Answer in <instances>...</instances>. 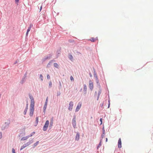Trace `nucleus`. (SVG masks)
<instances>
[{"label": "nucleus", "instance_id": "49530a36", "mask_svg": "<svg viewBox=\"0 0 153 153\" xmlns=\"http://www.w3.org/2000/svg\"><path fill=\"white\" fill-rule=\"evenodd\" d=\"M19 1V0H15L16 3L17 4H18Z\"/></svg>", "mask_w": 153, "mask_h": 153}, {"label": "nucleus", "instance_id": "5701e85b", "mask_svg": "<svg viewBox=\"0 0 153 153\" xmlns=\"http://www.w3.org/2000/svg\"><path fill=\"white\" fill-rule=\"evenodd\" d=\"M69 58L71 60L73 59V57L71 55H69L68 56Z\"/></svg>", "mask_w": 153, "mask_h": 153}, {"label": "nucleus", "instance_id": "1a4fd4ad", "mask_svg": "<svg viewBox=\"0 0 153 153\" xmlns=\"http://www.w3.org/2000/svg\"><path fill=\"white\" fill-rule=\"evenodd\" d=\"M89 88L91 91L93 89V83L91 80H90L89 81Z\"/></svg>", "mask_w": 153, "mask_h": 153}, {"label": "nucleus", "instance_id": "ea45409f", "mask_svg": "<svg viewBox=\"0 0 153 153\" xmlns=\"http://www.w3.org/2000/svg\"><path fill=\"white\" fill-rule=\"evenodd\" d=\"M57 96H59L60 95V94H61L60 92H57Z\"/></svg>", "mask_w": 153, "mask_h": 153}, {"label": "nucleus", "instance_id": "423d86ee", "mask_svg": "<svg viewBox=\"0 0 153 153\" xmlns=\"http://www.w3.org/2000/svg\"><path fill=\"white\" fill-rule=\"evenodd\" d=\"M82 105V103L81 102H79L76 106V109H75V112H76L78 111L79 109H80Z\"/></svg>", "mask_w": 153, "mask_h": 153}, {"label": "nucleus", "instance_id": "6e6d98bb", "mask_svg": "<svg viewBox=\"0 0 153 153\" xmlns=\"http://www.w3.org/2000/svg\"><path fill=\"white\" fill-rule=\"evenodd\" d=\"M47 104H48V102H45L44 105H47Z\"/></svg>", "mask_w": 153, "mask_h": 153}, {"label": "nucleus", "instance_id": "e433bc0d", "mask_svg": "<svg viewBox=\"0 0 153 153\" xmlns=\"http://www.w3.org/2000/svg\"><path fill=\"white\" fill-rule=\"evenodd\" d=\"M47 77L48 79H50V77L49 74H48L47 75Z\"/></svg>", "mask_w": 153, "mask_h": 153}, {"label": "nucleus", "instance_id": "20e7f679", "mask_svg": "<svg viewBox=\"0 0 153 153\" xmlns=\"http://www.w3.org/2000/svg\"><path fill=\"white\" fill-rule=\"evenodd\" d=\"M49 121L48 120H46L43 127V131H45L47 130L49 126Z\"/></svg>", "mask_w": 153, "mask_h": 153}, {"label": "nucleus", "instance_id": "37998d69", "mask_svg": "<svg viewBox=\"0 0 153 153\" xmlns=\"http://www.w3.org/2000/svg\"><path fill=\"white\" fill-rule=\"evenodd\" d=\"M32 26H33V25L32 24H30V26H29V27L28 28L31 29V28L32 27Z\"/></svg>", "mask_w": 153, "mask_h": 153}, {"label": "nucleus", "instance_id": "58836bf2", "mask_svg": "<svg viewBox=\"0 0 153 153\" xmlns=\"http://www.w3.org/2000/svg\"><path fill=\"white\" fill-rule=\"evenodd\" d=\"M12 153H16L15 149L14 148H13L12 149Z\"/></svg>", "mask_w": 153, "mask_h": 153}, {"label": "nucleus", "instance_id": "ddd939ff", "mask_svg": "<svg viewBox=\"0 0 153 153\" xmlns=\"http://www.w3.org/2000/svg\"><path fill=\"white\" fill-rule=\"evenodd\" d=\"M79 138V132H77L75 137V140L78 141Z\"/></svg>", "mask_w": 153, "mask_h": 153}, {"label": "nucleus", "instance_id": "a878e982", "mask_svg": "<svg viewBox=\"0 0 153 153\" xmlns=\"http://www.w3.org/2000/svg\"><path fill=\"white\" fill-rule=\"evenodd\" d=\"M33 141V139H30L29 140V141H28L30 143V144L32 143Z\"/></svg>", "mask_w": 153, "mask_h": 153}, {"label": "nucleus", "instance_id": "f03ea898", "mask_svg": "<svg viewBox=\"0 0 153 153\" xmlns=\"http://www.w3.org/2000/svg\"><path fill=\"white\" fill-rule=\"evenodd\" d=\"M10 124V121H7L4 123L1 127V130H3L8 128Z\"/></svg>", "mask_w": 153, "mask_h": 153}, {"label": "nucleus", "instance_id": "a18cd8bd", "mask_svg": "<svg viewBox=\"0 0 153 153\" xmlns=\"http://www.w3.org/2000/svg\"><path fill=\"white\" fill-rule=\"evenodd\" d=\"M103 103L102 104L101 103L100 104V106L101 108H102L103 106Z\"/></svg>", "mask_w": 153, "mask_h": 153}, {"label": "nucleus", "instance_id": "aec40b11", "mask_svg": "<svg viewBox=\"0 0 153 153\" xmlns=\"http://www.w3.org/2000/svg\"><path fill=\"white\" fill-rule=\"evenodd\" d=\"M27 147V146L25 144H23V146H21V148L20 149V150L21 151L22 149H23L25 148V147Z\"/></svg>", "mask_w": 153, "mask_h": 153}, {"label": "nucleus", "instance_id": "7ed1b4c3", "mask_svg": "<svg viewBox=\"0 0 153 153\" xmlns=\"http://www.w3.org/2000/svg\"><path fill=\"white\" fill-rule=\"evenodd\" d=\"M76 116L75 114L73 116V117L72 120V124L74 128H76Z\"/></svg>", "mask_w": 153, "mask_h": 153}, {"label": "nucleus", "instance_id": "7c9ffc66", "mask_svg": "<svg viewBox=\"0 0 153 153\" xmlns=\"http://www.w3.org/2000/svg\"><path fill=\"white\" fill-rule=\"evenodd\" d=\"M100 125H101L102 123V118H100Z\"/></svg>", "mask_w": 153, "mask_h": 153}, {"label": "nucleus", "instance_id": "2f4dec72", "mask_svg": "<svg viewBox=\"0 0 153 153\" xmlns=\"http://www.w3.org/2000/svg\"><path fill=\"white\" fill-rule=\"evenodd\" d=\"M70 80L71 81H74V79L73 77L72 76H70Z\"/></svg>", "mask_w": 153, "mask_h": 153}, {"label": "nucleus", "instance_id": "393cba45", "mask_svg": "<svg viewBox=\"0 0 153 153\" xmlns=\"http://www.w3.org/2000/svg\"><path fill=\"white\" fill-rule=\"evenodd\" d=\"M102 131L103 134H105V130L104 129V124L103 125V126L102 128Z\"/></svg>", "mask_w": 153, "mask_h": 153}, {"label": "nucleus", "instance_id": "bb28decb", "mask_svg": "<svg viewBox=\"0 0 153 153\" xmlns=\"http://www.w3.org/2000/svg\"><path fill=\"white\" fill-rule=\"evenodd\" d=\"M109 96H108V98H109ZM108 108H109L110 107V100L109 98V100H108Z\"/></svg>", "mask_w": 153, "mask_h": 153}, {"label": "nucleus", "instance_id": "c03bdc74", "mask_svg": "<svg viewBox=\"0 0 153 153\" xmlns=\"http://www.w3.org/2000/svg\"><path fill=\"white\" fill-rule=\"evenodd\" d=\"M105 134H103V133L102 134V135H101V137H102V138H103L104 137V136L105 135Z\"/></svg>", "mask_w": 153, "mask_h": 153}, {"label": "nucleus", "instance_id": "0eeeda50", "mask_svg": "<svg viewBox=\"0 0 153 153\" xmlns=\"http://www.w3.org/2000/svg\"><path fill=\"white\" fill-rule=\"evenodd\" d=\"M73 102L72 101H71L69 103V106L68 107V110L71 111L72 110L73 106Z\"/></svg>", "mask_w": 153, "mask_h": 153}, {"label": "nucleus", "instance_id": "72a5a7b5", "mask_svg": "<svg viewBox=\"0 0 153 153\" xmlns=\"http://www.w3.org/2000/svg\"><path fill=\"white\" fill-rule=\"evenodd\" d=\"M27 140L25 137H22L21 139V140Z\"/></svg>", "mask_w": 153, "mask_h": 153}, {"label": "nucleus", "instance_id": "3c124183", "mask_svg": "<svg viewBox=\"0 0 153 153\" xmlns=\"http://www.w3.org/2000/svg\"><path fill=\"white\" fill-rule=\"evenodd\" d=\"M99 97H100V96L97 95V100H99Z\"/></svg>", "mask_w": 153, "mask_h": 153}, {"label": "nucleus", "instance_id": "5fc2aeb1", "mask_svg": "<svg viewBox=\"0 0 153 153\" xmlns=\"http://www.w3.org/2000/svg\"><path fill=\"white\" fill-rule=\"evenodd\" d=\"M122 69V68H119V70L120 71H121Z\"/></svg>", "mask_w": 153, "mask_h": 153}, {"label": "nucleus", "instance_id": "e2e57ef3", "mask_svg": "<svg viewBox=\"0 0 153 153\" xmlns=\"http://www.w3.org/2000/svg\"><path fill=\"white\" fill-rule=\"evenodd\" d=\"M48 59V57H45V59Z\"/></svg>", "mask_w": 153, "mask_h": 153}, {"label": "nucleus", "instance_id": "9d476101", "mask_svg": "<svg viewBox=\"0 0 153 153\" xmlns=\"http://www.w3.org/2000/svg\"><path fill=\"white\" fill-rule=\"evenodd\" d=\"M118 147L119 148H120L122 147V142L120 138H119L118 142Z\"/></svg>", "mask_w": 153, "mask_h": 153}, {"label": "nucleus", "instance_id": "a211bd4d", "mask_svg": "<svg viewBox=\"0 0 153 153\" xmlns=\"http://www.w3.org/2000/svg\"><path fill=\"white\" fill-rule=\"evenodd\" d=\"M39 141H37L33 145V148H34L39 143Z\"/></svg>", "mask_w": 153, "mask_h": 153}, {"label": "nucleus", "instance_id": "2eb2a0df", "mask_svg": "<svg viewBox=\"0 0 153 153\" xmlns=\"http://www.w3.org/2000/svg\"><path fill=\"white\" fill-rule=\"evenodd\" d=\"M87 86L85 84L84 85L83 91L84 94L86 93Z\"/></svg>", "mask_w": 153, "mask_h": 153}, {"label": "nucleus", "instance_id": "bf43d9fd", "mask_svg": "<svg viewBox=\"0 0 153 153\" xmlns=\"http://www.w3.org/2000/svg\"><path fill=\"white\" fill-rule=\"evenodd\" d=\"M102 142V139L100 140V142H101V143Z\"/></svg>", "mask_w": 153, "mask_h": 153}, {"label": "nucleus", "instance_id": "f257e3e1", "mask_svg": "<svg viewBox=\"0 0 153 153\" xmlns=\"http://www.w3.org/2000/svg\"><path fill=\"white\" fill-rule=\"evenodd\" d=\"M29 96L30 99L29 115L30 117H32L33 116V114L35 102L33 97L32 95H30V94H29Z\"/></svg>", "mask_w": 153, "mask_h": 153}, {"label": "nucleus", "instance_id": "f704fd0d", "mask_svg": "<svg viewBox=\"0 0 153 153\" xmlns=\"http://www.w3.org/2000/svg\"><path fill=\"white\" fill-rule=\"evenodd\" d=\"M25 144L27 146L30 145V143L29 142H27L26 143H25Z\"/></svg>", "mask_w": 153, "mask_h": 153}, {"label": "nucleus", "instance_id": "13d9d810", "mask_svg": "<svg viewBox=\"0 0 153 153\" xmlns=\"http://www.w3.org/2000/svg\"><path fill=\"white\" fill-rule=\"evenodd\" d=\"M28 32H27H27L26 33V36H27Z\"/></svg>", "mask_w": 153, "mask_h": 153}, {"label": "nucleus", "instance_id": "b1692460", "mask_svg": "<svg viewBox=\"0 0 153 153\" xmlns=\"http://www.w3.org/2000/svg\"><path fill=\"white\" fill-rule=\"evenodd\" d=\"M52 87V83L51 81L49 82V88H51Z\"/></svg>", "mask_w": 153, "mask_h": 153}, {"label": "nucleus", "instance_id": "69168bd1", "mask_svg": "<svg viewBox=\"0 0 153 153\" xmlns=\"http://www.w3.org/2000/svg\"><path fill=\"white\" fill-rule=\"evenodd\" d=\"M82 90V88L80 90V91H81Z\"/></svg>", "mask_w": 153, "mask_h": 153}, {"label": "nucleus", "instance_id": "603ef678", "mask_svg": "<svg viewBox=\"0 0 153 153\" xmlns=\"http://www.w3.org/2000/svg\"><path fill=\"white\" fill-rule=\"evenodd\" d=\"M97 91H95L94 93V96H96L97 95Z\"/></svg>", "mask_w": 153, "mask_h": 153}, {"label": "nucleus", "instance_id": "0e129e2a", "mask_svg": "<svg viewBox=\"0 0 153 153\" xmlns=\"http://www.w3.org/2000/svg\"><path fill=\"white\" fill-rule=\"evenodd\" d=\"M107 91H108V93H109V91H108V89L107 87Z\"/></svg>", "mask_w": 153, "mask_h": 153}, {"label": "nucleus", "instance_id": "09e8293b", "mask_svg": "<svg viewBox=\"0 0 153 153\" xmlns=\"http://www.w3.org/2000/svg\"><path fill=\"white\" fill-rule=\"evenodd\" d=\"M48 97H47L46 98V100H45V102H48Z\"/></svg>", "mask_w": 153, "mask_h": 153}, {"label": "nucleus", "instance_id": "680f3d73", "mask_svg": "<svg viewBox=\"0 0 153 153\" xmlns=\"http://www.w3.org/2000/svg\"><path fill=\"white\" fill-rule=\"evenodd\" d=\"M42 6H41L40 7V11L42 9Z\"/></svg>", "mask_w": 153, "mask_h": 153}, {"label": "nucleus", "instance_id": "473e14b6", "mask_svg": "<svg viewBox=\"0 0 153 153\" xmlns=\"http://www.w3.org/2000/svg\"><path fill=\"white\" fill-rule=\"evenodd\" d=\"M101 142H100V143H99V144H98V145L97 146V149H98L100 147V146H101Z\"/></svg>", "mask_w": 153, "mask_h": 153}, {"label": "nucleus", "instance_id": "c756f323", "mask_svg": "<svg viewBox=\"0 0 153 153\" xmlns=\"http://www.w3.org/2000/svg\"><path fill=\"white\" fill-rule=\"evenodd\" d=\"M43 76L42 74H41L40 75L39 78L41 79V81H43Z\"/></svg>", "mask_w": 153, "mask_h": 153}, {"label": "nucleus", "instance_id": "8fccbe9b", "mask_svg": "<svg viewBox=\"0 0 153 153\" xmlns=\"http://www.w3.org/2000/svg\"><path fill=\"white\" fill-rule=\"evenodd\" d=\"M89 75H90V77H92V74H91V72H90V73H89Z\"/></svg>", "mask_w": 153, "mask_h": 153}, {"label": "nucleus", "instance_id": "cd10ccee", "mask_svg": "<svg viewBox=\"0 0 153 153\" xmlns=\"http://www.w3.org/2000/svg\"><path fill=\"white\" fill-rule=\"evenodd\" d=\"M38 122H39L38 117H36V118L35 123H37V124H38Z\"/></svg>", "mask_w": 153, "mask_h": 153}, {"label": "nucleus", "instance_id": "4d7b16f0", "mask_svg": "<svg viewBox=\"0 0 153 153\" xmlns=\"http://www.w3.org/2000/svg\"><path fill=\"white\" fill-rule=\"evenodd\" d=\"M37 124H37V123H35V124L34 125V126H37Z\"/></svg>", "mask_w": 153, "mask_h": 153}, {"label": "nucleus", "instance_id": "f8f14e48", "mask_svg": "<svg viewBox=\"0 0 153 153\" xmlns=\"http://www.w3.org/2000/svg\"><path fill=\"white\" fill-rule=\"evenodd\" d=\"M28 104L27 102V103L26 105V107L25 108V109L24 111V114L25 115H26L27 113V111L28 109Z\"/></svg>", "mask_w": 153, "mask_h": 153}, {"label": "nucleus", "instance_id": "f3484780", "mask_svg": "<svg viewBox=\"0 0 153 153\" xmlns=\"http://www.w3.org/2000/svg\"><path fill=\"white\" fill-rule=\"evenodd\" d=\"M25 134V133L24 131L20 133L19 134V137L22 136L24 135Z\"/></svg>", "mask_w": 153, "mask_h": 153}, {"label": "nucleus", "instance_id": "4c0bfd02", "mask_svg": "<svg viewBox=\"0 0 153 153\" xmlns=\"http://www.w3.org/2000/svg\"><path fill=\"white\" fill-rule=\"evenodd\" d=\"M94 77L95 78V79L98 78L97 74H94Z\"/></svg>", "mask_w": 153, "mask_h": 153}, {"label": "nucleus", "instance_id": "9b49d317", "mask_svg": "<svg viewBox=\"0 0 153 153\" xmlns=\"http://www.w3.org/2000/svg\"><path fill=\"white\" fill-rule=\"evenodd\" d=\"M89 40H90L92 42H94L98 40V39L97 37H96L95 38L91 37L90 39H89Z\"/></svg>", "mask_w": 153, "mask_h": 153}, {"label": "nucleus", "instance_id": "c85d7f7f", "mask_svg": "<svg viewBox=\"0 0 153 153\" xmlns=\"http://www.w3.org/2000/svg\"><path fill=\"white\" fill-rule=\"evenodd\" d=\"M35 133V132L34 131H33L32 132L31 134H30L29 135V136H30V137L32 136L33 135H34Z\"/></svg>", "mask_w": 153, "mask_h": 153}, {"label": "nucleus", "instance_id": "6ab92c4d", "mask_svg": "<svg viewBox=\"0 0 153 153\" xmlns=\"http://www.w3.org/2000/svg\"><path fill=\"white\" fill-rule=\"evenodd\" d=\"M99 88V91H98L97 95L100 96V94H101L102 90L101 88V87H100V88Z\"/></svg>", "mask_w": 153, "mask_h": 153}, {"label": "nucleus", "instance_id": "6e6552de", "mask_svg": "<svg viewBox=\"0 0 153 153\" xmlns=\"http://www.w3.org/2000/svg\"><path fill=\"white\" fill-rule=\"evenodd\" d=\"M53 117H52L50 119V125L49 126V129H50L51 128L52 126H53Z\"/></svg>", "mask_w": 153, "mask_h": 153}, {"label": "nucleus", "instance_id": "4be33fe9", "mask_svg": "<svg viewBox=\"0 0 153 153\" xmlns=\"http://www.w3.org/2000/svg\"><path fill=\"white\" fill-rule=\"evenodd\" d=\"M59 85L58 87L59 89H60L62 88V85L61 82L60 81H59Z\"/></svg>", "mask_w": 153, "mask_h": 153}, {"label": "nucleus", "instance_id": "39448f33", "mask_svg": "<svg viewBox=\"0 0 153 153\" xmlns=\"http://www.w3.org/2000/svg\"><path fill=\"white\" fill-rule=\"evenodd\" d=\"M53 65L54 67H56L58 66V64L56 63H54L53 61L50 62L48 64V66H52Z\"/></svg>", "mask_w": 153, "mask_h": 153}, {"label": "nucleus", "instance_id": "79ce46f5", "mask_svg": "<svg viewBox=\"0 0 153 153\" xmlns=\"http://www.w3.org/2000/svg\"><path fill=\"white\" fill-rule=\"evenodd\" d=\"M23 77H24L25 78H26L27 77V72H26L24 74Z\"/></svg>", "mask_w": 153, "mask_h": 153}, {"label": "nucleus", "instance_id": "c9c22d12", "mask_svg": "<svg viewBox=\"0 0 153 153\" xmlns=\"http://www.w3.org/2000/svg\"><path fill=\"white\" fill-rule=\"evenodd\" d=\"M93 71H94V74H97V73L95 69H94V68H93Z\"/></svg>", "mask_w": 153, "mask_h": 153}, {"label": "nucleus", "instance_id": "052dcab7", "mask_svg": "<svg viewBox=\"0 0 153 153\" xmlns=\"http://www.w3.org/2000/svg\"><path fill=\"white\" fill-rule=\"evenodd\" d=\"M108 141V138H106L105 139V142H107Z\"/></svg>", "mask_w": 153, "mask_h": 153}, {"label": "nucleus", "instance_id": "de8ad7c7", "mask_svg": "<svg viewBox=\"0 0 153 153\" xmlns=\"http://www.w3.org/2000/svg\"><path fill=\"white\" fill-rule=\"evenodd\" d=\"M30 29H31L28 28V29L27 30V32H29L30 31Z\"/></svg>", "mask_w": 153, "mask_h": 153}, {"label": "nucleus", "instance_id": "a19ab883", "mask_svg": "<svg viewBox=\"0 0 153 153\" xmlns=\"http://www.w3.org/2000/svg\"><path fill=\"white\" fill-rule=\"evenodd\" d=\"M2 137V134L1 132H0V139H1Z\"/></svg>", "mask_w": 153, "mask_h": 153}, {"label": "nucleus", "instance_id": "dca6fc26", "mask_svg": "<svg viewBox=\"0 0 153 153\" xmlns=\"http://www.w3.org/2000/svg\"><path fill=\"white\" fill-rule=\"evenodd\" d=\"M26 79V78H25L23 77L20 82V83L22 84H23L25 81Z\"/></svg>", "mask_w": 153, "mask_h": 153}, {"label": "nucleus", "instance_id": "412c9836", "mask_svg": "<svg viewBox=\"0 0 153 153\" xmlns=\"http://www.w3.org/2000/svg\"><path fill=\"white\" fill-rule=\"evenodd\" d=\"M47 105H44L43 108V112L45 114V113L46 109L47 108Z\"/></svg>", "mask_w": 153, "mask_h": 153}, {"label": "nucleus", "instance_id": "864d4df0", "mask_svg": "<svg viewBox=\"0 0 153 153\" xmlns=\"http://www.w3.org/2000/svg\"><path fill=\"white\" fill-rule=\"evenodd\" d=\"M30 137V136H29V135H28V136L25 137H26V139H27Z\"/></svg>", "mask_w": 153, "mask_h": 153}, {"label": "nucleus", "instance_id": "4468645a", "mask_svg": "<svg viewBox=\"0 0 153 153\" xmlns=\"http://www.w3.org/2000/svg\"><path fill=\"white\" fill-rule=\"evenodd\" d=\"M96 81L97 83V85L99 86V88H100L101 86L100 85V83L98 78H96Z\"/></svg>", "mask_w": 153, "mask_h": 153}]
</instances>
